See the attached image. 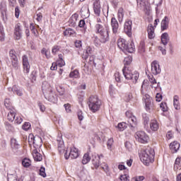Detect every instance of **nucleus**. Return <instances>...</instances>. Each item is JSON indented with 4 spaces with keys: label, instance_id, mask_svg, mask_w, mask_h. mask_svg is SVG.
Instances as JSON below:
<instances>
[{
    "label": "nucleus",
    "instance_id": "35",
    "mask_svg": "<svg viewBox=\"0 0 181 181\" xmlns=\"http://www.w3.org/2000/svg\"><path fill=\"white\" fill-rule=\"evenodd\" d=\"M93 53V48L90 47H88L86 48V52L83 53V59H85V60H87L88 59V57Z\"/></svg>",
    "mask_w": 181,
    "mask_h": 181
},
{
    "label": "nucleus",
    "instance_id": "64",
    "mask_svg": "<svg viewBox=\"0 0 181 181\" xmlns=\"http://www.w3.org/2000/svg\"><path fill=\"white\" fill-rule=\"evenodd\" d=\"M22 121L23 119L21 117H16V119L14 120L15 124H22Z\"/></svg>",
    "mask_w": 181,
    "mask_h": 181
},
{
    "label": "nucleus",
    "instance_id": "17",
    "mask_svg": "<svg viewBox=\"0 0 181 181\" xmlns=\"http://www.w3.org/2000/svg\"><path fill=\"white\" fill-rule=\"evenodd\" d=\"M143 99L144 100L146 111H149L153 105L151 96H149V95H146L144 96Z\"/></svg>",
    "mask_w": 181,
    "mask_h": 181
},
{
    "label": "nucleus",
    "instance_id": "39",
    "mask_svg": "<svg viewBox=\"0 0 181 181\" xmlns=\"http://www.w3.org/2000/svg\"><path fill=\"white\" fill-rule=\"evenodd\" d=\"M174 107L175 110H180V105L179 103V96L175 95L173 98Z\"/></svg>",
    "mask_w": 181,
    "mask_h": 181
},
{
    "label": "nucleus",
    "instance_id": "49",
    "mask_svg": "<svg viewBox=\"0 0 181 181\" xmlns=\"http://www.w3.org/2000/svg\"><path fill=\"white\" fill-rule=\"evenodd\" d=\"M60 49H62V47L59 46V45H54L52 47V54H57V53H58L59 52H60Z\"/></svg>",
    "mask_w": 181,
    "mask_h": 181
},
{
    "label": "nucleus",
    "instance_id": "4",
    "mask_svg": "<svg viewBox=\"0 0 181 181\" xmlns=\"http://www.w3.org/2000/svg\"><path fill=\"white\" fill-rule=\"evenodd\" d=\"M132 71V69L128 70L127 68L122 69L124 78H126V80H131L134 84H136V83H138V79L139 78V73L136 71H135L134 73Z\"/></svg>",
    "mask_w": 181,
    "mask_h": 181
},
{
    "label": "nucleus",
    "instance_id": "29",
    "mask_svg": "<svg viewBox=\"0 0 181 181\" xmlns=\"http://www.w3.org/2000/svg\"><path fill=\"white\" fill-rule=\"evenodd\" d=\"M11 148L13 152H18V150L19 149L20 146L16 139H14V138L11 139Z\"/></svg>",
    "mask_w": 181,
    "mask_h": 181
},
{
    "label": "nucleus",
    "instance_id": "3",
    "mask_svg": "<svg viewBox=\"0 0 181 181\" xmlns=\"http://www.w3.org/2000/svg\"><path fill=\"white\" fill-rule=\"evenodd\" d=\"M88 107L92 112H96L100 110V107H101V100L98 99L97 95H91L88 100Z\"/></svg>",
    "mask_w": 181,
    "mask_h": 181
},
{
    "label": "nucleus",
    "instance_id": "16",
    "mask_svg": "<svg viewBox=\"0 0 181 181\" xmlns=\"http://www.w3.org/2000/svg\"><path fill=\"white\" fill-rule=\"evenodd\" d=\"M117 46L120 50H122V52H125V49H127V46H128V42L125 40V39L119 38L117 40Z\"/></svg>",
    "mask_w": 181,
    "mask_h": 181
},
{
    "label": "nucleus",
    "instance_id": "11",
    "mask_svg": "<svg viewBox=\"0 0 181 181\" xmlns=\"http://www.w3.org/2000/svg\"><path fill=\"white\" fill-rule=\"evenodd\" d=\"M151 73L154 76L160 74V66L157 61H154L151 63Z\"/></svg>",
    "mask_w": 181,
    "mask_h": 181
},
{
    "label": "nucleus",
    "instance_id": "40",
    "mask_svg": "<svg viewBox=\"0 0 181 181\" xmlns=\"http://www.w3.org/2000/svg\"><path fill=\"white\" fill-rule=\"evenodd\" d=\"M179 168H181V158H177L174 164V170H177Z\"/></svg>",
    "mask_w": 181,
    "mask_h": 181
},
{
    "label": "nucleus",
    "instance_id": "7",
    "mask_svg": "<svg viewBox=\"0 0 181 181\" xmlns=\"http://www.w3.org/2000/svg\"><path fill=\"white\" fill-rule=\"evenodd\" d=\"M124 31L129 37L132 36V21H126L124 25Z\"/></svg>",
    "mask_w": 181,
    "mask_h": 181
},
{
    "label": "nucleus",
    "instance_id": "52",
    "mask_svg": "<svg viewBox=\"0 0 181 181\" xmlns=\"http://www.w3.org/2000/svg\"><path fill=\"white\" fill-rule=\"evenodd\" d=\"M113 144H114V139L112 138L109 139L107 142V149H111V148H112Z\"/></svg>",
    "mask_w": 181,
    "mask_h": 181
},
{
    "label": "nucleus",
    "instance_id": "62",
    "mask_svg": "<svg viewBox=\"0 0 181 181\" xmlns=\"http://www.w3.org/2000/svg\"><path fill=\"white\" fill-rule=\"evenodd\" d=\"M125 148L128 149V151H131L132 149V144L129 141H126L124 143Z\"/></svg>",
    "mask_w": 181,
    "mask_h": 181
},
{
    "label": "nucleus",
    "instance_id": "28",
    "mask_svg": "<svg viewBox=\"0 0 181 181\" xmlns=\"http://www.w3.org/2000/svg\"><path fill=\"white\" fill-rule=\"evenodd\" d=\"M8 111L9 112L7 115V119L10 121V122H13V121H15V117H16V112H15V109H11Z\"/></svg>",
    "mask_w": 181,
    "mask_h": 181
},
{
    "label": "nucleus",
    "instance_id": "24",
    "mask_svg": "<svg viewBox=\"0 0 181 181\" xmlns=\"http://www.w3.org/2000/svg\"><path fill=\"white\" fill-rule=\"evenodd\" d=\"M57 141L58 143V151L59 153H64V141H63L62 137H58Z\"/></svg>",
    "mask_w": 181,
    "mask_h": 181
},
{
    "label": "nucleus",
    "instance_id": "56",
    "mask_svg": "<svg viewBox=\"0 0 181 181\" xmlns=\"http://www.w3.org/2000/svg\"><path fill=\"white\" fill-rule=\"evenodd\" d=\"M30 127L31 125L29 122H25L23 125V129L24 131H29V129H30Z\"/></svg>",
    "mask_w": 181,
    "mask_h": 181
},
{
    "label": "nucleus",
    "instance_id": "27",
    "mask_svg": "<svg viewBox=\"0 0 181 181\" xmlns=\"http://www.w3.org/2000/svg\"><path fill=\"white\" fill-rule=\"evenodd\" d=\"M170 40V38L169 37V34H168V33H164L161 35V42L164 46H166Z\"/></svg>",
    "mask_w": 181,
    "mask_h": 181
},
{
    "label": "nucleus",
    "instance_id": "15",
    "mask_svg": "<svg viewBox=\"0 0 181 181\" xmlns=\"http://www.w3.org/2000/svg\"><path fill=\"white\" fill-rule=\"evenodd\" d=\"M44 96L45 100H47L50 103H57V96H56V94L53 93V90H51V92L44 95Z\"/></svg>",
    "mask_w": 181,
    "mask_h": 181
},
{
    "label": "nucleus",
    "instance_id": "43",
    "mask_svg": "<svg viewBox=\"0 0 181 181\" xmlns=\"http://www.w3.org/2000/svg\"><path fill=\"white\" fill-rule=\"evenodd\" d=\"M76 31L71 28H68L65 31H64V36H71V35H74Z\"/></svg>",
    "mask_w": 181,
    "mask_h": 181
},
{
    "label": "nucleus",
    "instance_id": "1",
    "mask_svg": "<svg viewBox=\"0 0 181 181\" xmlns=\"http://www.w3.org/2000/svg\"><path fill=\"white\" fill-rule=\"evenodd\" d=\"M95 33L99 35L95 37L94 43L95 46H100V43H107L110 40V26L107 25H103L101 23H98L95 25Z\"/></svg>",
    "mask_w": 181,
    "mask_h": 181
},
{
    "label": "nucleus",
    "instance_id": "19",
    "mask_svg": "<svg viewBox=\"0 0 181 181\" xmlns=\"http://www.w3.org/2000/svg\"><path fill=\"white\" fill-rule=\"evenodd\" d=\"M81 16L82 18H88L90 16V10L88 9V6H83L81 8Z\"/></svg>",
    "mask_w": 181,
    "mask_h": 181
},
{
    "label": "nucleus",
    "instance_id": "57",
    "mask_svg": "<svg viewBox=\"0 0 181 181\" xmlns=\"http://www.w3.org/2000/svg\"><path fill=\"white\" fill-rule=\"evenodd\" d=\"M0 11H1V13H4V12L6 13V4H5L4 3H1Z\"/></svg>",
    "mask_w": 181,
    "mask_h": 181
},
{
    "label": "nucleus",
    "instance_id": "36",
    "mask_svg": "<svg viewBox=\"0 0 181 181\" xmlns=\"http://www.w3.org/2000/svg\"><path fill=\"white\" fill-rule=\"evenodd\" d=\"M90 160H91V157H90V154H88V153H85L82 159L83 165H87V163H88Z\"/></svg>",
    "mask_w": 181,
    "mask_h": 181
},
{
    "label": "nucleus",
    "instance_id": "20",
    "mask_svg": "<svg viewBox=\"0 0 181 181\" xmlns=\"http://www.w3.org/2000/svg\"><path fill=\"white\" fill-rule=\"evenodd\" d=\"M180 148V144H179L177 141H173L170 144V149L172 153H176V152L179 151Z\"/></svg>",
    "mask_w": 181,
    "mask_h": 181
},
{
    "label": "nucleus",
    "instance_id": "63",
    "mask_svg": "<svg viewBox=\"0 0 181 181\" xmlns=\"http://www.w3.org/2000/svg\"><path fill=\"white\" fill-rule=\"evenodd\" d=\"M19 15H21V10H19V7H16L15 8V16L16 18H19Z\"/></svg>",
    "mask_w": 181,
    "mask_h": 181
},
{
    "label": "nucleus",
    "instance_id": "41",
    "mask_svg": "<svg viewBox=\"0 0 181 181\" xmlns=\"http://www.w3.org/2000/svg\"><path fill=\"white\" fill-rule=\"evenodd\" d=\"M22 165L24 168H29L32 165V161L29 158H24L22 160Z\"/></svg>",
    "mask_w": 181,
    "mask_h": 181
},
{
    "label": "nucleus",
    "instance_id": "23",
    "mask_svg": "<svg viewBox=\"0 0 181 181\" xmlns=\"http://www.w3.org/2000/svg\"><path fill=\"white\" fill-rule=\"evenodd\" d=\"M93 10L98 16H100V13H101V5L100 4V1H95L93 3Z\"/></svg>",
    "mask_w": 181,
    "mask_h": 181
},
{
    "label": "nucleus",
    "instance_id": "55",
    "mask_svg": "<svg viewBox=\"0 0 181 181\" xmlns=\"http://www.w3.org/2000/svg\"><path fill=\"white\" fill-rule=\"evenodd\" d=\"M8 181H18V176L16 175H10L8 177Z\"/></svg>",
    "mask_w": 181,
    "mask_h": 181
},
{
    "label": "nucleus",
    "instance_id": "53",
    "mask_svg": "<svg viewBox=\"0 0 181 181\" xmlns=\"http://www.w3.org/2000/svg\"><path fill=\"white\" fill-rule=\"evenodd\" d=\"M139 50L141 52V53H144V52H145V42H144V41L140 42Z\"/></svg>",
    "mask_w": 181,
    "mask_h": 181
},
{
    "label": "nucleus",
    "instance_id": "47",
    "mask_svg": "<svg viewBox=\"0 0 181 181\" xmlns=\"http://www.w3.org/2000/svg\"><path fill=\"white\" fill-rule=\"evenodd\" d=\"M79 73L77 70H74L69 74V77L71 78H78Z\"/></svg>",
    "mask_w": 181,
    "mask_h": 181
},
{
    "label": "nucleus",
    "instance_id": "10",
    "mask_svg": "<svg viewBox=\"0 0 181 181\" xmlns=\"http://www.w3.org/2000/svg\"><path fill=\"white\" fill-rule=\"evenodd\" d=\"M112 33L114 35L118 34V29H119V24L118 23V21H117V18L115 17H112L111 18L110 22Z\"/></svg>",
    "mask_w": 181,
    "mask_h": 181
},
{
    "label": "nucleus",
    "instance_id": "44",
    "mask_svg": "<svg viewBox=\"0 0 181 181\" xmlns=\"http://www.w3.org/2000/svg\"><path fill=\"white\" fill-rule=\"evenodd\" d=\"M59 56L58 64L60 67H63L66 64L64 59H63V54H60Z\"/></svg>",
    "mask_w": 181,
    "mask_h": 181
},
{
    "label": "nucleus",
    "instance_id": "60",
    "mask_svg": "<svg viewBox=\"0 0 181 181\" xmlns=\"http://www.w3.org/2000/svg\"><path fill=\"white\" fill-rule=\"evenodd\" d=\"M121 181H129V176L127 175H123L120 176Z\"/></svg>",
    "mask_w": 181,
    "mask_h": 181
},
{
    "label": "nucleus",
    "instance_id": "37",
    "mask_svg": "<svg viewBox=\"0 0 181 181\" xmlns=\"http://www.w3.org/2000/svg\"><path fill=\"white\" fill-rule=\"evenodd\" d=\"M4 105L6 108L8 110H15L13 107H12V103H11V100L9 98H6L4 100Z\"/></svg>",
    "mask_w": 181,
    "mask_h": 181
},
{
    "label": "nucleus",
    "instance_id": "59",
    "mask_svg": "<svg viewBox=\"0 0 181 181\" xmlns=\"http://www.w3.org/2000/svg\"><path fill=\"white\" fill-rule=\"evenodd\" d=\"M37 105H38L40 111H42V112H45V111L46 110V107H45V105L40 102L37 103Z\"/></svg>",
    "mask_w": 181,
    "mask_h": 181
},
{
    "label": "nucleus",
    "instance_id": "50",
    "mask_svg": "<svg viewBox=\"0 0 181 181\" xmlns=\"http://www.w3.org/2000/svg\"><path fill=\"white\" fill-rule=\"evenodd\" d=\"M117 128L119 129V131H124V129L127 128V123L125 122L119 123L117 124Z\"/></svg>",
    "mask_w": 181,
    "mask_h": 181
},
{
    "label": "nucleus",
    "instance_id": "48",
    "mask_svg": "<svg viewBox=\"0 0 181 181\" xmlns=\"http://www.w3.org/2000/svg\"><path fill=\"white\" fill-rule=\"evenodd\" d=\"M109 94L110 97H115V88L112 85H110L109 87Z\"/></svg>",
    "mask_w": 181,
    "mask_h": 181
},
{
    "label": "nucleus",
    "instance_id": "58",
    "mask_svg": "<svg viewBox=\"0 0 181 181\" xmlns=\"http://www.w3.org/2000/svg\"><path fill=\"white\" fill-rule=\"evenodd\" d=\"M45 167H41L40 169V176H42V177H46V173H45Z\"/></svg>",
    "mask_w": 181,
    "mask_h": 181
},
{
    "label": "nucleus",
    "instance_id": "38",
    "mask_svg": "<svg viewBox=\"0 0 181 181\" xmlns=\"http://www.w3.org/2000/svg\"><path fill=\"white\" fill-rule=\"evenodd\" d=\"M117 16H118V21H119V23H121L124 19V8H119L118 13H117Z\"/></svg>",
    "mask_w": 181,
    "mask_h": 181
},
{
    "label": "nucleus",
    "instance_id": "13",
    "mask_svg": "<svg viewBox=\"0 0 181 181\" xmlns=\"http://www.w3.org/2000/svg\"><path fill=\"white\" fill-rule=\"evenodd\" d=\"M52 90H53L52 88V86H50V83H49V82L47 81L42 82V91L44 95H46V94H48L49 93H52Z\"/></svg>",
    "mask_w": 181,
    "mask_h": 181
},
{
    "label": "nucleus",
    "instance_id": "21",
    "mask_svg": "<svg viewBox=\"0 0 181 181\" xmlns=\"http://www.w3.org/2000/svg\"><path fill=\"white\" fill-rule=\"evenodd\" d=\"M92 163L95 168L98 169L100 168V156L98 154L92 156Z\"/></svg>",
    "mask_w": 181,
    "mask_h": 181
},
{
    "label": "nucleus",
    "instance_id": "34",
    "mask_svg": "<svg viewBox=\"0 0 181 181\" xmlns=\"http://www.w3.org/2000/svg\"><path fill=\"white\" fill-rule=\"evenodd\" d=\"M127 53H134L135 52V45H134V42H131L129 45L127 44L126 47V49H124V52Z\"/></svg>",
    "mask_w": 181,
    "mask_h": 181
},
{
    "label": "nucleus",
    "instance_id": "18",
    "mask_svg": "<svg viewBox=\"0 0 181 181\" xmlns=\"http://www.w3.org/2000/svg\"><path fill=\"white\" fill-rule=\"evenodd\" d=\"M132 63V57L128 56L124 57V66L123 67L122 70H124V69L127 70H131V67H129V66L131 65Z\"/></svg>",
    "mask_w": 181,
    "mask_h": 181
},
{
    "label": "nucleus",
    "instance_id": "26",
    "mask_svg": "<svg viewBox=\"0 0 181 181\" xmlns=\"http://www.w3.org/2000/svg\"><path fill=\"white\" fill-rule=\"evenodd\" d=\"M33 156L35 160H36L37 162H41V160H42L43 157L42 156V154H40L39 153V151H37V148H35L33 151Z\"/></svg>",
    "mask_w": 181,
    "mask_h": 181
},
{
    "label": "nucleus",
    "instance_id": "8",
    "mask_svg": "<svg viewBox=\"0 0 181 181\" xmlns=\"http://www.w3.org/2000/svg\"><path fill=\"white\" fill-rule=\"evenodd\" d=\"M64 156L66 159H69V158H71V159H77V158H78V149L73 147L71 148L69 154H67V151H66Z\"/></svg>",
    "mask_w": 181,
    "mask_h": 181
},
{
    "label": "nucleus",
    "instance_id": "5",
    "mask_svg": "<svg viewBox=\"0 0 181 181\" xmlns=\"http://www.w3.org/2000/svg\"><path fill=\"white\" fill-rule=\"evenodd\" d=\"M28 142H33V145L35 149L41 148L42 145V137L39 136H30L28 139Z\"/></svg>",
    "mask_w": 181,
    "mask_h": 181
},
{
    "label": "nucleus",
    "instance_id": "25",
    "mask_svg": "<svg viewBox=\"0 0 181 181\" xmlns=\"http://www.w3.org/2000/svg\"><path fill=\"white\" fill-rule=\"evenodd\" d=\"M169 28V18L165 16L161 21V30H167Z\"/></svg>",
    "mask_w": 181,
    "mask_h": 181
},
{
    "label": "nucleus",
    "instance_id": "32",
    "mask_svg": "<svg viewBox=\"0 0 181 181\" xmlns=\"http://www.w3.org/2000/svg\"><path fill=\"white\" fill-rule=\"evenodd\" d=\"M11 62V66L15 70H18L19 69V59L18 58H13L10 59Z\"/></svg>",
    "mask_w": 181,
    "mask_h": 181
},
{
    "label": "nucleus",
    "instance_id": "54",
    "mask_svg": "<svg viewBox=\"0 0 181 181\" xmlns=\"http://www.w3.org/2000/svg\"><path fill=\"white\" fill-rule=\"evenodd\" d=\"M145 180L144 176H136L132 178V181H143Z\"/></svg>",
    "mask_w": 181,
    "mask_h": 181
},
{
    "label": "nucleus",
    "instance_id": "2",
    "mask_svg": "<svg viewBox=\"0 0 181 181\" xmlns=\"http://www.w3.org/2000/svg\"><path fill=\"white\" fill-rule=\"evenodd\" d=\"M155 158V150L152 148H148L146 150L141 151V155L140 156V159L144 165H149L153 162V158Z\"/></svg>",
    "mask_w": 181,
    "mask_h": 181
},
{
    "label": "nucleus",
    "instance_id": "9",
    "mask_svg": "<svg viewBox=\"0 0 181 181\" xmlns=\"http://www.w3.org/2000/svg\"><path fill=\"white\" fill-rule=\"evenodd\" d=\"M137 6L141 11H144L146 15H149V6L146 5V0H136Z\"/></svg>",
    "mask_w": 181,
    "mask_h": 181
},
{
    "label": "nucleus",
    "instance_id": "31",
    "mask_svg": "<svg viewBox=\"0 0 181 181\" xmlns=\"http://www.w3.org/2000/svg\"><path fill=\"white\" fill-rule=\"evenodd\" d=\"M150 128L151 131H158L159 129V124L156 120H151L150 122Z\"/></svg>",
    "mask_w": 181,
    "mask_h": 181
},
{
    "label": "nucleus",
    "instance_id": "61",
    "mask_svg": "<svg viewBox=\"0 0 181 181\" xmlns=\"http://www.w3.org/2000/svg\"><path fill=\"white\" fill-rule=\"evenodd\" d=\"M1 19L4 23L8 21V17L6 16V12L1 13Z\"/></svg>",
    "mask_w": 181,
    "mask_h": 181
},
{
    "label": "nucleus",
    "instance_id": "22",
    "mask_svg": "<svg viewBox=\"0 0 181 181\" xmlns=\"http://www.w3.org/2000/svg\"><path fill=\"white\" fill-rule=\"evenodd\" d=\"M148 39L155 38V27L152 24H150L147 28Z\"/></svg>",
    "mask_w": 181,
    "mask_h": 181
},
{
    "label": "nucleus",
    "instance_id": "33",
    "mask_svg": "<svg viewBox=\"0 0 181 181\" xmlns=\"http://www.w3.org/2000/svg\"><path fill=\"white\" fill-rule=\"evenodd\" d=\"M9 91H13V94L19 95L20 97L23 95L22 90H19L16 86H13L12 88H8Z\"/></svg>",
    "mask_w": 181,
    "mask_h": 181
},
{
    "label": "nucleus",
    "instance_id": "42",
    "mask_svg": "<svg viewBox=\"0 0 181 181\" xmlns=\"http://www.w3.org/2000/svg\"><path fill=\"white\" fill-rule=\"evenodd\" d=\"M143 120H144V128H148V125L149 124V117L146 114H143Z\"/></svg>",
    "mask_w": 181,
    "mask_h": 181
},
{
    "label": "nucleus",
    "instance_id": "6",
    "mask_svg": "<svg viewBox=\"0 0 181 181\" xmlns=\"http://www.w3.org/2000/svg\"><path fill=\"white\" fill-rule=\"evenodd\" d=\"M135 138L141 144H146V142H148V139H149V137L144 131L137 132L136 133Z\"/></svg>",
    "mask_w": 181,
    "mask_h": 181
},
{
    "label": "nucleus",
    "instance_id": "30",
    "mask_svg": "<svg viewBox=\"0 0 181 181\" xmlns=\"http://www.w3.org/2000/svg\"><path fill=\"white\" fill-rule=\"evenodd\" d=\"M136 117L135 116L127 119V125L131 128H135V127H136Z\"/></svg>",
    "mask_w": 181,
    "mask_h": 181
},
{
    "label": "nucleus",
    "instance_id": "51",
    "mask_svg": "<svg viewBox=\"0 0 181 181\" xmlns=\"http://www.w3.org/2000/svg\"><path fill=\"white\" fill-rule=\"evenodd\" d=\"M0 40L4 42L5 40V33L4 32V28L0 27Z\"/></svg>",
    "mask_w": 181,
    "mask_h": 181
},
{
    "label": "nucleus",
    "instance_id": "12",
    "mask_svg": "<svg viewBox=\"0 0 181 181\" xmlns=\"http://www.w3.org/2000/svg\"><path fill=\"white\" fill-rule=\"evenodd\" d=\"M23 71L26 74L30 71V64H29V59H28V56L23 55Z\"/></svg>",
    "mask_w": 181,
    "mask_h": 181
},
{
    "label": "nucleus",
    "instance_id": "46",
    "mask_svg": "<svg viewBox=\"0 0 181 181\" xmlns=\"http://www.w3.org/2000/svg\"><path fill=\"white\" fill-rule=\"evenodd\" d=\"M79 28H83L84 29V33H86V30H87V24L86 23V21L81 20L78 23Z\"/></svg>",
    "mask_w": 181,
    "mask_h": 181
},
{
    "label": "nucleus",
    "instance_id": "14",
    "mask_svg": "<svg viewBox=\"0 0 181 181\" xmlns=\"http://www.w3.org/2000/svg\"><path fill=\"white\" fill-rule=\"evenodd\" d=\"M14 37L16 39V40H19L22 37V29L21 28V23H17L15 25Z\"/></svg>",
    "mask_w": 181,
    "mask_h": 181
},
{
    "label": "nucleus",
    "instance_id": "45",
    "mask_svg": "<svg viewBox=\"0 0 181 181\" xmlns=\"http://www.w3.org/2000/svg\"><path fill=\"white\" fill-rule=\"evenodd\" d=\"M9 57L11 59H18V56L16 55V51L13 49L9 50Z\"/></svg>",
    "mask_w": 181,
    "mask_h": 181
}]
</instances>
